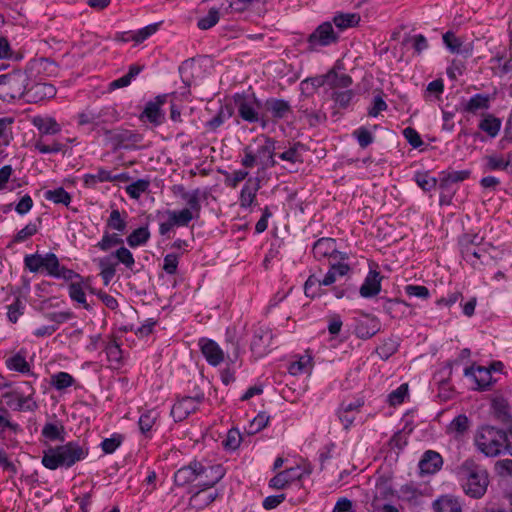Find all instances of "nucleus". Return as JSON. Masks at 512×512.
I'll return each instance as SVG.
<instances>
[{"mask_svg": "<svg viewBox=\"0 0 512 512\" xmlns=\"http://www.w3.org/2000/svg\"><path fill=\"white\" fill-rule=\"evenodd\" d=\"M275 142L267 137L263 138V143L259 146L256 154L262 169H267L275 165L274 160Z\"/></svg>", "mask_w": 512, "mask_h": 512, "instance_id": "4468645a", "label": "nucleus"}, {"mask_svg": "<svg viewBox=\"0 0 512 512\" xmlns=\"http://www.w3.org/2000/svg\"><path fill=\"white\" fill-rule=\"evenodd\" d=\"M464 373L466 376L473 378L477 389L484 390L491 383L490 370L485 367H481V366H478L477 368L468 367L465 369Z\"/></svg>", "mask_w": 512, "mask_h": 512, "instance_id": "aec40b11", "label": "nucleus"}, {"mask_svg": "<svg viewBox=\"0 0 512 512\" xmlns=\"http://www.w3.org/2000/svg\"><path fill=\"white\" fill-rule=\"evenodd\" d=\"M62 427H58L53 423H47L42 430V434L49 440H56L60 438Z\"/></svg>", "mask_w": 512, "mask_h": 512, "instance_id": "338daca9", "label": "nucleus"}, {"mask_svg": "<svg viewBox=\"0 0 512 512\" xmlns=\"http://www.w3.org/2000/svg\"><path fill=\"white\" fill-rule=\"evenodd\" d=\"M167 214L175 226H187L194 218L193 212L188 208L181 211H167Z\"/></svg>", "mask_w": 512, "mask_h": 512, "instance_id": "473e14b6", "label": "nucleus"}, {"mask_svg": "<svg viewBox=\"0 0 512 512\" xmlns=\"http://www.w3.org/2000/svg\"><path fill=\"white\" fill-rule=\"evenodd\" d=\"M203 488L195 492L189 501V505L196 509L201 510L211 504L218 496L217 492L210 490L211 487L202 486Z\"/></svg>", "mask_w": 512, "mask_h": 512, "instance_id": "f3484780", "label": "nucleus"}, {"mask_svg": "<svg viewBox=\"0 0 512 512\" xmlns=\"http://www.w3.org/2000/svg\"><path fill=\"white\" fill-rule=\"evenodd\" d=\"M6 365L9 369L15 370L21 373H27L30 370V366L26 361L25 357L20 353L8 358L6 360Z\"/></svg>", "mask_w": 512, "mask_h": 512, "instance_id": "c9c22d12", "label": "nucleus"}, {"mask_svg": "<svg viewBox=\"0 0 512 512\" xmlns=\"http://www.w3.org/2000/svg\"><path fill=\"white\" fill-rule=\"evenodd\" d=\"M220 18L218 9L211 8L205 17H202L198 21V27L201 30H207L217 24Z\"/></svg>", "mask_w": 512, "mask_h": 512, "instance_id": "79ce46f5", "label": "nucleus"}, {"mask_svg": "<svg viewBox=\"0 0 512 512\" xmlns=\"http://www.w3.org/2000/svg\"><path fill=\"white\" fill-rule=\"evenodd\" d=\"M400 306L408 307L409 304L399 299H387L384 309L392 318H397L400 316L398 311Z\"/></svg>", "mask_w": 512, "mask_h": 512, "instance_id": "603ef678", "label": "nucleus"}, {"mask_svg": "<svg viewBox=\"0 0 512 512\" xmlns=\"http://www.w3.org/2000/svg\"><path fill=\"white\" fill-rule=\"evenodd\" d=\"M123 240L118 237L116 234H105L102 238V240L98 243V247L103 250L107 251L111 247L122 244Z\"/></svg>", "mask_w": 512, "mask_h": 512, "instance_id": "6e6d98bb", "label": "nucleus"}, {"mask_svg": "<svg viewBox=\"0 0 512 512\" xmlns=\"http://www.w3.org/2000/svg\"><path fill=\"white\" fill-rule=\"evenodd\" d=\"M489 96L476 94L466 104L465 110L470 113H476L478 110L487 109L489 107Z\"/></svg>", "mask_w": 512, "mask_h": 512, "instance_id": "2f4dec72", "label": "nucleus"}, {"mask_svg": "<svg viewBox=\"0 0 512 512\" xmlns=\"http://www.w3.org/2000/svg\"><path fill=\"white\" fill-rule=\"evenodd\" d=\"M493 409L498 419L508 421L511 419V412L507 402L504 399H496L493 401Z\"/></svg>", "mask_w": 512, "mask_h": 512, "instance_id": "a19ab883", "label": "nucleus"}, {"mask_svg": "<svg viewBox=\"0 0 512 512\" xmlns=\"http://www.w3.org/2000/svg\"><path fill=\"white\" fill-rule=\"evenodd\" d=\"M408 392V385L402 384L396 390L389 394V402L391 405L395 406L403 402L404 397Z\"/></svg>", "mask_w": 512, "mask_h": 512, "instance_id": "680f3d73", "label": "nucleus"}, {"mask_svg": "<svg viewBox=\"0 0 512 512\" xmlns=\"http://www.w3.org/2000/svg\"><path fill=\"white\" fill-rule=\"evenodd\" d=\"M116 263L112 261V256H108L99 260V267L101 269L100 275L102 276L105 285H108L112 278L115 276Z\"/></svg>", "mask_w": 512, "mask_h": 512, "instance_id": "c85d7f7f", "label": "nucleus"}, {"mask_svg": "<svg viewBox=\"0 0 512 512\" xmlns=\"http://www.w3.org/2000/svg\"><path fill=\"white\" fill-rule=\"evenodd\" d=\"M158 26V23H154L138 30L136 33L131 34V40L136 43H142L158 30Z\"/></svg>", "mask_w": 512, "mask_h": 512, "instance_id": "de8ad7c7", "label": "nucleus"}, {"mask_svg": "<svg viewBox=\"0 0 512 512\" xmlns=\"http://www.w3.org/2000/svg\"><path fill=\"white\" fill-rule=\"evenodd\" d=\"M73 383V377L66 372H59L52 377V384L56 389L62 390L71 386Z\"/></svg>", "mask_w": 512, "mask_h": 512, "instance_id": "8fccbe9b", "label": "nucleus"}, {"mask_svg": "<svg viewBox=\"0 0 512 512\" xmlns=\"http://www.w3.org/2000/svg\"><path fill=\"white\" fill-rule=\"evenodd\" d=\"M35 149H37L40 153H57L63 149V144L54 141L51 145H46L43 143L42 138L35 142Z\"/></svg>", "mask_w": 512, "mask_h": 512, "instance_id": "13d9d810", "label": "nucleus"}, {"mask_svg": "<svg viewBox=\"0 0 512 512\" xmlns=\"http://www.w3.org/2000/svg\"><path fill=\"white\" fill-rule=\"evenodd\" d=\"M338 40V35L334 32L330 22H324L319 25L308 37L309 48L316 49L319 46H328Z\"/></svg>", "mask_w": 512, "mask_h": 512, "instance_id": "1a4fd4ad", "label": "nucleus"}, {"mask_svg": "<svg viewBox=\"0 0 512 512\" xmlns=\"http://www.w3.org/2000/svg\"><path fill=\"white\" fill-rule=\"evenodd\" d=\"M435 512H462L461 505L457 498L441 496L433 503Z\"/></svg>", "mask_w": 512, "mask_h": 512, "instance_id": "b1692460", "label": "nucleus"}, {"mask_svg": "<svg viewBox=\"0 0 512 512\" xmlns=\"http://www.w3.org/2000/svg\"><path fill=\"white\" fill-rule=\"evenodd\" d=\"M381 290V276L377 271H370L360 287V295L364 298L376 296Z\"/></svg>", "mask_w": 512, "mask_h": 512, "instance_id": "a211bd4d", "label": "nucleus"}, {"mask_svg": "<svg viewBox=\"0 0 512 512\" xmlns=\"http://www.w3.org/2000/svg\"><path fill=\"white\" fill-rule=\"evenodd\" d=\"M313 254L315 258H333L334 260L347 259L345 253L338 252L336 249V242L332 238H321L317 240L313 246Z\"/></svg>", "mask_w": 512, "mask_h": 512, "instance_id": "9b49d317", "label": "nucleus"}, {"mask_svg": "<svg viewBox=\"0 0 512 512\" xmlns=\"http://www.w3.org/2000/svg\"><path fill=\"white\" fill-rule=\"evenodd\" d=\"M158 417L159 414L155 410H148L145 413H143L138 421L140 431L143 434L150 431Z\"/></svg>", "mask_w": 512, "mask_h": 512, "instance_id": "f704fd0d", "label": "nucleus"}, {"mask_svg": "<svg viewBox=\"0 0 512 512\" xmlns=\"http://www.w3.org/2000/svg\"><path fill=\"white\" fill-rule=\"evenodd\" d=\"M500 127L501 121L492 115H488L479 124V128L486 132L490 137H495L498 134Z\"/></svg>", "mask_w": 512, "mask_h": 512, "instance_id": "72a5a7b5", "label": "nucleus"}, {"mask_svg": "<svg viewBox=\"0 0 512 512\" xmlns=\"http://www.w3.org/2000/svg\"><path fill=\"white\" fill-rule=\"evenodd\" d=\"M106 355L111 363H119L122 357L120 346L116 342H110L106 348Z\"/></svg>", "mask_w": 512, "mask_h": 512, "instance_id": "bf43d9fd", "label": "nucleus"}, {"mask_svg": "<svg viewBox=\"0 0 512 512\" xmlns=\"http://www.w3.org/2000/svg\"><path fill=\"white\" fill-rule=\"evenodd\" d=\"M183 199L186 200L187 204L190 207V210L197 213L196 217L199 216V211L201 209V205L199 202V190H195L192 193H184L182 195Z\"/></svg>", "mask_w": 512, "mask_h": 512, "instance_id": "052dcab7", "label": "nucleus"}, {"mask_svg": "<svg viewBox=\"0 0 512 512\" xmlns=\"http://www.w3.org/2000/svg\"><path fill=\"white\" fill-rule=\"evenodd\" d=\"M460 246L463 259L475 269L491 259V255L488 251L490 245L473 244V240H470L468 235L461 238Z\"/></svg>", "mask_w": 512, "mask_h": 512, "instance_id": "423d86ee", "label": "nucleus"}, {"mask_svg": "<svg viewBox=\"0 0 512 512\" xmlns=\"http://www.w3.org/2000/svg\"><path fill=\"white\" fill-rule=\"evenodd\" d=\"M415 181L424 191H430L437 184V180L430 177L428 173H416Z\"/></svg>", "mask_w": 512, "mask_h": 512, "instance_id": "3c124183", "label": "nucleus"}, {"mask_svg": "<svg viewBox=\"0 0 512 512\" xmlns=\"http://www.w3.org/2000/svg\"><path fill=\"white\" fill-rule=\"evenodd\" d=\"M200 347L202 354L204 355L209 364L217 366L223 361V351L218 346V344L213 340L201 339Z\"/></svg>", "mask_w": 512, "mask_h": 512, "instance_id": "2eb2a0df", "label": "nucleus"}, {"mask_svg": "<svg viewBox=\"0 0 512 512\" xmlns=\"http://www.w3.org/2000/svg\"><path fill=\"white\" fill-rule=\"evenodd\" d=\"M87 454V450L79 444L68 442L65 445L49 448L45 451L42 457V464L50 470H55L60 466L70 467L84 459Z\"/></svg>", "mask_w": 512, "mask_h": 512, "instance_id": "f03ea898", "label": "nucleus"}, {"mask_svg": "<svg viewBox=\"0 0 512 512\" xmlns=\"http://www.w3.org/2000/svg\"><path fill=\"white\" fill-rule=\"evenodd\" d=\"M150 238V232L147 227H140L134 230L128 237L127 243L130 247H137L145 244Z\"/></svg>", "mask_w": 512, "mask_h": 512, "instance_id": "7c9ffc66", "label": "nucleus"}, {"mask_svg": "<svg viewBox=\"0 0 512 512\" xmlns=\"http://www.w3.org/2000/svg\"><path fill=\"white\" fill-rule=\"evenodd\" d=\"M269 422V416L260 412L249 424L248 434H255L264 429Z\"/></svg>", "mask_w": 512, "mask_h": 512, "instance_id": "a18cd8bd", "label": "nucleus"}, {"mask_svg": "<svg viewBox=\"0 0 512 512\" xmlns=\"http://www.w3.org/2000/svg\"><path fill=\"white\" fill-rule=\"evenodd\" d=\"M292 469H288L278 473L269 481V486L274 489H284L293 480L290 476Z\"/></svg>", "mask_w": 512, "mask_h": 512, "instance_id": "4c0bfd02", "label": "nucleus"}, {"mask_svg": "<svg viewBox=\"0 0 512 512\" xmlns=\"http://www.w3.org/2000/svg\"><path fill=\"white\" fill-rule=\"evenodd\" d=\"M142 70L141 66L131 65L129 71L126 75L120 77L117 80L112 81L109 84V90H115L119 88H123L128 86L131 83V80L137 76Z\"/></svg>", "mask_w": 512, "mask_h": 512, "instance_id": "cd10ccee", "label": "nucleus"}, {"mask_svg": "<svg viewBox=\"0 0 512 512\" xmlns=\"http://www.w3.org/2000/svg\"><path fill=\"white\" fill-rule=\"evenodd\" d=\"M475 444L482 453L490 457L497 456L510 448L507 433L492 426H483L478 430Z\"/></svg>", "mask_w": 512, "mask_h": 512, "instance_id": "20e7f679", "label": "nucleus"}, {"mask_svg": "<svg viewBox=\"0 0 512 512\" xmlns=\"http://www.w3.org/2000/svg\"><path fill=\"white\" fill-rule=\"evenodd\" d=\"M107 224L112 229L120 231V232L124 231L126 228V223L121 218L120 212L118 210H112Z\"/></svg>", "mask_w": 512, "mask_h": 512, "instance_id": "4d7b16f0", "label": "nucleus"}, {"mask_svg": "<svg viewBox=\"0 0 512 512\" xmlns=\"http://www.w3.org/2000/svg\"><path fill=\"white\" fill-rule=\"evenodd\" d=\"M210 473L211 477L209 480H199V486L213 487L220 479L224 476V472L221 466H208L204 467L199 462H192L188 466L180 468L174 476V481L179 486H184L191 482H196L198 477H201L203 473Z\"/></svg>", "mask_w": 512, "mask_h": 512, "instance_id": "39448f33", "label": "nucleus"}, {"mask_svg": "<svg viewBox=\"0 0 512 512\" xmlns=\"http://www.w3.org/2000/svg\"><path fill=\"white\" fill-rule=\"evenodd\" d=\"M238 113L240 117L248 122H257L258 121V113L257 111L248 103L242 102L238 106Z\"/></svg>", "mask_w": 512, "mask_h": 512, "instance_id": "49530a36", "label": "nucleus"}, {"mask_svg": "<svg viewBox=\"0 0 512 512\" xmlns=\"http://www.w3.org/2000/svg\"><path fill=\"white\" fill-rule=\"evenodd\" d=\"M308 368H311V358L310 357H301L298 361L293 362L289 367V372L292 375H298L307 371Z\"/></svg>", "mask_w": 512, "mask_h": 512, "instance_id": "864d4df0", "label": "nucleus"}, {"mask_svg": "<svg viewBox=\"0 0 512 512\" xmlns=\"http://www.w3.org/2000/svg\"><path fill=\"white\" fill-rule=\"evenodd\" d=\"M241 443V435L238 430L231 429L229 430L226 440L224 441V446L228 449L235 450L239 447Z\"/></svg>", "mask_w": 512, "mask_h": 512, "instance_id": "e2e57ef3", "label": "nucleus"}, {"mask_svg": "<svg viewBox=\"0 0 512 512\" xmlns=\"http://www.w3.org/2000/svg\"><path fill=\"white\" fill-rule=\"evenodd\" d=\"M360 19V15L358 13H339L333 17V23L338 29L344 30L357 26Z\"/></svg>", "mask_w": 512, "mask_h": 512, "instance_id": "bb28decb", "label": "nucleus"}, {"mask_svg": "<svg viewBox=\"0 0 512 512\" xmlns=\"http://www.w3.org/2000/svg\"><path fill=\"white\" fill-rule=\"evenodd\" d=\"M443 464L442 457L435 451H427L419 462V468L422 473L432 474L438 471Z\"/></svg>", "mask_w": 512, "mask_h": 512, "instance_id": "6ab92c4d", "label": "nucleus"}, {"mask_svg": "<svg viewBox=\"0 0 512 512\" xmlns=\"http://www.w3.org/2000/svg\"><path fill=\"white\" fill-rule=\"evenodd\" d=\"M204 400L203 394H198L195 397H182L179 399L171 409V416L175 421H183L191 413L195 412L198 405Z\"/></svg>", "mask_w": 512, "mask_h": 512, "instance_id": "9d476101", "label": "nucleus"}, {"mask_svg": "<svg viewBox=\"0 0 512 512\" xmlns=\"http://www.w3.org/2000/svg\"><path fill=\"white\" fill-rule=\"evenodd\" d=\"M265 106L272 116L277 119L284 118L291 112L290 104L282 99H268Z\"/></svg>", "mask_w": 512, "mask_h": 512, "instance_id": "4be33fe9", "label": "nucleus"}, {"mask_svg": "<svg viewBox=\"0 0 512 512\" xmlns=\"http://www.w3.org/2000/svg\"><path fill=\"white\" fill-rule=\"evenodd\" d=\"M354 97V92L351 89L344 91H335L332 94V99L335 104L340 108H347Z\"/></svg>", "mask_w": 512, "mask_h": 512, "instance_id": "37998d69", "label": "nucleus"}, {"mask_svg": "<svg viewBox=\"0 0 512 512\" xmlns=\"http://www.w3.org/2000/svg\"><path fill=\"white\" fill-rule=\"evenodd\" d=\"M107 141L112 144L113 150L131 149L141 142L143 136L131 130L117 128L113 130L103 129Z\"/></svg>", "mask_w": 512, "mask_h": 512, "instance_id": "0eeeda50", "label": "nucleus"}, {"mask_svg": "<svg viewBox=\"0 0 512 512\" xmlns=\"http://www.w3.org/2000/svg\"><path fill=\"white\" fill-rule=\"evenodd\" d=\"M25 267L32 273L45 271L49 276L71 280L78 275L70 269L60 266L59 260L54 253L45 255L32 254L24 258Z\"/></svg>", "mask_w": 512, "mask_h": 512, "instance_id": "7ed1b4c3", "label": "nucleus"}, {"mask_svg": "<svg viewBox=\"0 0 512 512\" xmlns=\"http://www.w3.org/2000/svg\"><path fill=\"white\" fill-rule=\"evenodd\" d=\"M112 257H116L118 262L124 264L127 268L131 269L135 263L134 257L130 250H128L125 247H120L114 254L111 255Z\"/></svg>", "mask_w": 512, "mask_h": 512, "instance_id": "09e8293b", "label": "nucleus"}, {"mask_svg": "<svg viewBox=\"0 0 512 512\" xmlns=\"http://www.w3.org/2000/svg\"><path fill=\"white\" fill-rule=\"evenodd\" d=\"M495 469L502 477L512 476V460L504 459L498 461L495 465Z\"/></svg>", "mask_w": 512, "mask_h": 512, "instance_id": "774afa93", "label": "nucleus"}, {"mask_svg": "<svg viewBox=\"0 0 512 512\" xmlns=\"http://www.w3.org/2000/svg\"><path fill=\"white\" fill-rule=\"evenodd\" d=\"M150 185V182L145 179H139L126 187V192L133 199H138Z\"/></svg>", "mask_w": 512, "mask_h": 512, "instance_id": "58836bf2", "label": "nucleus"}, {"mask_svg": "<svg viewBox=\"0 0 512 512\" xmlns=\"http://www.w3.org/2000/svg\"><path fill=\"white\" fill-rule=\"evenodd\" d=\"M45 199L54 202L55 204H63L68 206L71 202L70 194L64 190V188L59 187L55 190H47L44 194Z\"/></svg>", "mask_w": 512, "mask_h": 512, "instance_id": "c756f323", "label": "nucleus"}, {"mask_svg": "<svg viewBox=\"0 0 512 512\" xmlns=\"http://www.w3.org/2000/svg\"><path fill=\"white\" fill-rule=\"evenodd\" d=\"M470 427V421L464 414H460L455 417L448 426V432L454 436V438H460L468 431Z\"/></svg>", "mask_w": 512, "mask_h": 512, "instance_id": "a878e982", "label": "nucleus"}, {"mask_svg": "<svg viewBox=\"0 0 512 512\" xmlns=\"http://www.w3.org/2000/svg\"><path fill=\"white\" fill-rule=\"evenodd\" d=\"M364 320L359 319L355 326V334L358 338L369 339L380 331L379 319L375 316L363 313Z\"/></svg>", "mask_w": 512, "mask_h": 512, "instance_id": "ddd939ff", "label": "nucleus"}, {"mask_svg": "<svg viewBox=\"0 0 512 512\" xmlns=\"http://www.w3.org/2000/svg\"><path fill=\"white\" fill-rule=\"evenodd\" d=\"M470 176L469 170L454 171L448 173L440 182V188L446 189L450 183H457L466 180Z\"/></svg>", "mask_w": 512, "mask_h": 512, "instance_id": "e433bc0d", "label": "nucleus"}, {"mask_svg": "<svg viewBox=\"0 0 512 512\" xmlns=\"http://www.w3.org/2000/svg\"><path fill=\"white\" fill-rule=\"evenodd\" d=\"M458 475L463 481V488L467 495L480 498L486 492L488 475L486 470L473 459L465 460L458 467Z\"/></svg>", "mask_w": 512, "mask_h": 512, "instance_id": "f257e3e1", "label": "nucleus"}, {"mask_svg": "<svg viewBox=\"0 0 512 512\" xmlns=\"http://www.w3.org/2000/svg\"><path fill=\"white\" fill-rule=\"evenodd\" d=\"M443 41L446 44L447 48L452 53H459L460 52V47L462 45V42H461V40L459 38H457L455 36V34L453 32H451V31L446 32L443 35Z\"/></svg>", "mask_w": 512, "mask_h": 512, "instance_id": "5fc2aeb1", "label": "nucleus"}, {"mask_svg": "<svg viewBox=\"0 0 512 512\" xmlns=\"http://www.w3.org/2000/svg\"><path fill=\"white\" fill-rule=\"evenodd\" d=\"M32 123L42 135H54L61 131V126L52 117L37 116L33 118Z\"/></svg>", "mask_w": 512, "mask_h": 512, "instance_id": "412c9836", "label": "nucleus"}, {"mask_svg": "<svg viewBox=\"0 0 512 512\" xmlns=\"http://www.w3.org/2000/svg\"><path fill=\"white\" fill-rule=\"evenodd\" d=\"M69 295L72 300L83 304L84 308L89 310L90 306L86 303L85 293L81 284L79 283H71L69 285Z\"/></svg>", "mask_w": 512, "mask_h": 512, "instance_id": "c03bdc74", "label": "nucleus"}, {"mask_svg": "<svg viewBox=\"0 0 512 512\" xmlns=\"http://www.w3.org/2000/svg\"><path fill=\"white\" fill-rule=\"evenodd\" d=\"M403 134L408 143L414 148H418L423 144L419 133L415 129L407 127L404 129Z\"/></svg>", "mask_w": 512, "mask_h": 512, "instance_id": "0e129e2a", "label": "nucleus"}, {"mask_svg": "<svg viewBox=\"0 0 512 512\" xmlns=\"http://www.w3.org/2000/svg\"><path fill=\"white\" fill-rule=\"evenodd\" d=\"M327 85L331 89L348 88L352 84V78L344 73H338L334 69L326 73Z\"/></svg>", "mask_w": 512, "mask_h": 512, "instance_id": "393cba45", "label": "nucleus"}, {"mask_svg": "<svg viewBox=\"0 0 512 512\" xmlns=\"http://www.w3.org/2000/svg\"><path fill=\"white\" fill-rule=\"evenodd\" d=\"M398 347L399 342L396 339L390 338L378 347L376 351L382 359L386 360L398 350Z\"/></svg>", "mask_w": 512, "mask_h": 512, "instance_id": "ea45409f", "label": "nucleus"}, {"mask_svg": "<svg viewBox=\"0 0 512 512\" xmlns=\"http://www.w3.org/2000/svg\"><path fill=\"white\" fill-rule=\"evenodd\" d=\"M405 292L409 295V296H414V297H418V298H428L429 297V290L427 287L425 286H421V285H407L405 287Z\"/></svg>", "mask_w": 512, "mask_h": 512, "instance_id": "69168bd1", "label": "nucleus"}, {"mask_svg": "<svg viewBox=\"0 0 512 512\" xmlns=\"http://www.w3.org/2000/svg\"><path fill=\"white\" fill-rule=\"evenodd\" d=\"M167 97V94L159 95L154 101L148 102L140 118L143 119L145 117L150 123L156 126L162 124L165 116L161 107L166 103Z\"/></svg>", "mask_w": 512, "mask_h": 512, "instance_id": "f8f14e48", "label": "nucleus"}, {"mask_svg": "<svg viewBox=\"0 0 512 512\" xmlns=\"http://www.w3.org/2000/svg\"><path fill=\"white\" fill-rule=\"evenodd\" d=\"M28 94L35 101L53 98L56 95V88L49 83H36L29 90Z\"/></svg>", "mask_w": 512, "mask_h": 512, "instance_id": "5701e85b", "label": "nucleus"}, {"mask_svg": "<svg viewBox=\"0 0 512 512\" xmlns=\"http://www.w3.org/2000/svg\"><path fill=\"white\" fill-rule=\"evenodd\" d=\"M27 84L28 76L22 71L0 75V86H3V91L13 99L24 95Z\"/></svg>", "mask_w": 512, "mask_h": 512, "instance_id": "6e6552de", "label": "nucleus"}, {"mask_svg": "<svg viewBox=\"0 0 512 512\" xmlns=\"http://www.w3.org/2000/svg\"><path fill=\"white\" fill-rule=\"evenodd\" d=\"M260 189V178H249L245 183L244 187L240 193V207L241 208H249L254 203L256 199V194Z\"/></svg>", "mask_w": 512, "mask_h": 512, "instance_id": "dca6fc26", "label": "nucleus"}]
</instances>
